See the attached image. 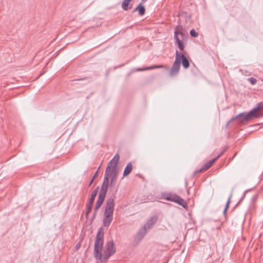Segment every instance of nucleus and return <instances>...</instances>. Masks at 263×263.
Masks as SVG:
<instances>
[{"label":"nucleus","mask_w":263,"mask_h":263,"mask_svg":"<svg viewBox=\"0 0 263 263\" xmlns=\"http://www.w3.org/2000/svg\"><path fill=\"white\" fill-rule=\"evenodd\" d=\"M104 235L103 229L100 228L95 238L93 250L95 258L102 262H106L116 252V248L113 240L107 242L102 251L104 244Z\"/></svg>","instance_id":"nucleus-1"},{"label":"nucleus","mask_w":263,"mask_h":263,"mask_svg":"<svg viewBox=\"0 0 263 263\" xmlns=\"http://www.w3.org/2000/svg\"><path fill=\"white\" fill-rule=\"evenodd\" d=\"M263 108V103H259L256 107L250 110L248 113L243 112L234 118H232L227 123L226 127H228L230 123L236 119L239 120L240 122L250 120L254 118H258L262 116L261 113L260 112V110Z\"/></svg>","instance_id":"nucleus-2"},{"label":"nucleus","mask_w":263,"mask_h":263,"mask_svg":"<svg viewBox=\"0 0 263 263\" xmlns=\"http://www.w3.org/2000/svg\"><path fill=\"white\" fill-rule=\"evenodd\" d=\"M114 206V199L109 198L107 200L103 218V224L105 227H108L112 220Z\"/></svg>","instance_id":"nucleus-3"},{"label":"nucleus","mask_w":263,"mask_h":263,"mask_svg":"<svg viewBox=\"0 0 263 263\" xmlns=\"http://www.w3.org/2000/svg\"><path fill=\"white\" fill-rule=\"evenodd\" d=\"M120 156L118 154L115 155L114 158L108 163L107 167L110 166V171H112V174L110 175L111 179L110 182V186L115 185L118 176V172H117V167L119 163Z\"/></svg>","instance_id":"nucleus-4"},{"label":"nucleus","mask_w":263,"mask_h":263,"mask_svg":"<svg viewBox=\"0 0 263 263\" xmlns=\"http://www.w3.org/2000/svg\"><path fill=\"white\" fill-rule=\"evenodd\" d=\"M182 29V27L179 25L175 27L174 31V39L175 40V43L177 45L178 47L180 50L183 51L184 49L183 42L186 39V36L181 31Z\"/></svg>","instance_id":"nucleus-5"},{"label":"nucleus","mask_w":263,"mask_h":263,"mask_svg":"<svg viewBox=\"0 0 263 263\" xmlns=\"http://www.w3.org/2000/svg\"><path fill=\"white\" fill-rule=\"evenodd\" d=\"M110 168L109 166L108 167H106V168L104 181L101 187V191L99 193V195H101L105 197L107 192L108 187L109 185V178L110 177V175L112 174V171H111V172L110 171Z\"/></svg>","instance_id":"nucleus-6"},{"label":"nucleus","mask_w":263,"mask_h":263,"mask_svg":"<svg viewBox=\"0 0 263 263\" xmlns=\"http://www.w3.org/2000/svg\"><path fill=\"white\" fill-rule=\"evenodd\" d=\"M164 199L167 201H171L178 203L184 209L188 208L187 202L181 197L175 194H168L165 195Z\"/></svg>","instance_id":"nucleus-7"},{"label":"nucleus","mask_w":263,"mask_h":263,"mask_svg":"<svg viewBox=\"0 0 263 263\" xmlns=\"http://www.w3.org/2000/svg\"><path fill=\"white\" fill-rule=\"evenodd\" d=\"M178 56H179V52L177 50L176 51L175 61L172 68H171L170 71V75L171 77L176 76L179 72L180 68V65L179 63V59L178 58Z\"/></svg>","instance_id":"nucleus-8"},{"label":"nucleus","mask_w":263,"mask_h":263,"mask_svg":"<svg viewBox=\"0 0 263 263\" xmlns=\"http://www.w3.org/2000/svg\"><path fill=\"white\" fill-rule=\"evenodd\" d=\"M216 161V159H213L212 160L209 161V162L205 163L204 165L203 166L202 168L199 170H196L195 172V173H200L205 171L210 168L213 164Z\"/></svg>","instance_id":"nucleus-9"},{"label":"nucleus","mask_w":263,"mask_h":263,"mask_svg":"<svg viewBox=\"0 0 263 263\" xmlns=\"http://www.w3.org/2000/svg\"><path fill=\"white\" fill-rule=\"evenodd\" d=\"M178 58L179 59V64H180V63L181 62L182 64L183 67L185 69L188 68L190 66V63H189L188 59L186 58V57L183 54H182L181 55H180L179 54Z\"/></svg>","instance_id":"nucleus-10"},{"label":"nucleus","mask_w":263,"mask_h":263,"mask_svg":"<svg viewBox=\"0 0 263 263\" xmlns=\"http://www.w3.org/2000/svg\"><path fill=\"white\" fill-rule=\"evenodd\" d=\"M158 217L156 216H154L147 220L144 227L147 229H150L152 226L156 223Z\"/></svg>","instance_id":"nucleus-11"},{"label":"nucleus","mask_w":263,"mask_h":263,"mask_svg":"<svg viewBox=\"0 0 263 263\" xmlns=\"http://www.w3.org/2000/svg\"><path fill=\"white\" fill-rule=\"evenodd\" d=\"M105 196L99 194L98 199L97 201L95 206V212H97L98 210L100 209L102 203H103Z\"/></svg>","instance_id":"nucleus-12"},{"label":"nucleus","mask_w":263,"mask_h":263,"mask_svg":"<svg viewBox=\"0 0 263 263\" xmlns=\"http://www.w3.org/2000/svg\"><path fill=\"white\" fill-rule=\"evenodd\" d=\"M147 230V229L145 228L144 227H143V228L141 229L137 233L136 236V239L138 240L139 241L141 240L142 238L144 237L145 235L146 234Z\"/></svg>","instance_id":"nucleus-13"},{"label":"nucleus","mask_w":263,"mask_h":263,"mask_svg":"<svg viewBox=\"0 0 263 263\" xmlns=\"http://www.w3.org/2000/svg\"><path fill=\"white\" fill-rule=\"evenodd\" d=\"M133 0H124L122 4V8L123 10L127 11L132 8V4L130 3Z\"/></svg>","instance_id":"nucleus-14"},{"label":"nucleus","mask_w":263,"mask_h":263,"mask_svg":"<svg viewBox=\"0 0 263 263\" xmlns=\"http://www.w3.org/2000/svg\"><path fill=\"white\" fill-rule=\"evenodd\" d=\"M143 3H140L137 6V7L134 10V12L138 11L139 14L141 16L143 15L145 12V9L144 6L142 5Z\"/></svg>","instance_id":"nucleus-15"},{"label":"nucleus","mask_w":263,"mask_h":263,"mask_svg":"<svg viewBox=\"0 0 263 263\" xmlns=\"http://www.w3.org/2000/svg\"><path fill=\"white\" fill-rule=\"evenodd\" d=\"M133 170V165L131 162H129L126 165L123 172V176L128 175Z\"/></svg>","instance_id":"nucleus-16"},{"label":"nucleus","mask_w":263,"mask_h":263,"mask_svg":"<svg viewBox=\"0 0 263 263\" xmlns=\"http://www.w3.org/2000/svg\"><path fill=\"white\" fill-rule=\"evenodd\" d=\"M99 188V187L98 186L91 193L88 204L93 205L95 197L98 194Z\"/></svg>","instance_id":"nucleus-17"},{"label":"nucleus","mask_w":263,"mask_h":263,"mask_svg":"<svg viewBox=\"0 0 263 263\" xmlns=\"http://www.w3.org/2000/svg\"><path fill=\"white\" fill-rule=\"evenodd\" d=\"M165 66L163 65H154L152 67H145L144 69L141 68H137L136 71H142V70H149V69H156V68H164Z\"/></svg>","instance_id":"nucleus-18"},{"label":"nucleus","mask_w":263,"mask_h":263,"mask_svg":"<svg viewBox=\"0 0 263 263\" xmlns=\"http://www.w3.org/2000/svg\"><path fill=\"white\" fill-rule=\"evenodd\" d=\"M231 197H232V194L230 196V197H229V199H228V201H227V204H226V207H225V208H224V210H223V214H224V215H226V213H227V211L228 209V208H229V205H230V202H231Z\"/></svg>","instance_id":"nucleus-19"},{"label":"nucleus","mask_w":263,"mask_h":263,"mask_svg":"<svg viewBox=\"0 0 263 263\" xmlns=\"http://www.w3.org/2000/svg\"><path fill=\"white\" fill-rule=\"evenodd\" d=\"M228 149V146H226L221 152L214 159H216V161L224 154V153Z\"/></svg>","instance_id":"nucleus-20"},{"label":"nucleus","mask_w":263,"mask_h":263,"mask_svg":"<svg viewBox=\"0 0 263 263\" xmlns=\"http://www.w3.org/2000/svg\"><path fill=\"white\" fill-rule=\"evenodd\" d=\"M93 205L88 204L87 206V211L86 212V217L87 218L88 214L90 212Z\"/></svg>","instance_id":"nucleus-21"},{"label":"nucleus","mask_w":263,"mask_h":263,"mask_svg":"<svg viewBox=\"0 0 263 263\" xmlns=\"http://www.w3.org/2000/svg\"><path fill=\"white\" fill-rule=\"evenodd\" d=\"M190 34L193 37H197L198 35V33L194 29H192L190 31Z\"/></svg>","instance_id":"nucleus-22"},{"label":"nucleus","mask_w":263,"mask_h":263,"mask_svg":"<svg viewBox=\"0 0 263 263\" xmlns=\"http://www.w3.org/2000/svg\"><path fill=\"white\" fill-rule=\"evenodd\" d=\"M248 81L250 82V83H251L253 85L255 84L257 82L256 79L253 77L249 78Z\"/></svg>","instance_id":"nucleus-23"},{"label":"nucleus","mask_w":263,"mask_h":263,"mask_svg":"<svg viewBox=\"0 0 263 263\" xmlns=\"http://www.w3.org/2000/svg\"><path fill=\"white\" fill-rule=\"evenodd\" d=\"M179 16L181 17H185V16H187V13L186 12H180L179 13Z\"/></svg>","instance_id":"nucleus-24"},{"label":"nucleus","mask_w":263,"mask_h":263,"mask_svg":"<svg viewBox=\"0 0 263 263\" xmlns=\"http://www.w3.org/2000/svg\"><path fill=\"white\" fill-rule=\"evenodd\" d=\"M100 166L98 168V170L97 171V172L95 173V174L93 175V177L92 178H93V179H95L96 177H97V176H98V174H99V170L100 169Z\"/></svg>","instance_id":"nucleus-25"},{"label":"nucleus","mask_w":263,"mask_h":263,"mask_svg":"<svg viewBox=\"0 0 263 263\" xmlns=\"http://www.w3.org/2000/svg\"><path fill=\"white\" fill-rule=\"evenodd\" d=\"M88 78V77H84V78H81V79L74 80L73 81H82V80H86Z\"/></svg>","instance_id":"nucleus-26"},{"label":"nucleus","mask_w":263,"mask_h":263,"mask_svg":"<svg viewBox=\"0 0 263 263\" xmlns=\"http://www.w3.org/2000/svg\"><path fill=\"white\" fill-rule=\"evenodd\" d=\"M95 179H93V178H91V179L90 180L89 183V184H88V186H90L91 184L93 183V181H94Z\"/></svg>","instance_id":"nucleus-27"},{"label":"nucleus","mask_w":263,"mask_h":263,"mask_svg":"<svg viewBox=\"0 0 263 263\" xmlns=\"http://www.w3.org/2000/svg\"><path fill=\"white\" fill-rule=\"evenodd\" d=\"M97 212H95V210L94 209V212H93V216H92V218L94 219L96 216V215H97Z\"/></svg>","instance_id":"nucleus-28"},{"label":"nucleus","mask_w":263,"mask_h":263,"mask_svg":"<svg viewBox=\"0 0 263 263\" xmlns=\"http://www.w3.org/2000/svg\"><path fill=\"white\" fill-rule=\"evenodd\" d=\"M78 248H79V246H78V245H77V246H76V248H77V249H78Z\"/></svg>","instance_id":"nucleus-29"}]
</instances>
